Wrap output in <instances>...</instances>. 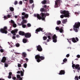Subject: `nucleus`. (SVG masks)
I'll return each instance as SVG.
<instances>
[{"label":"nucleus","instance_id":"obj_1","mask_svg":"<svg viewBox=\"0 0 80 80\" xmlns=\"http://www.w3.org/2000/svg\"><path fill=\"white\" fill-rule=\"evenodd\" d=\"M60 13L61 14H63V15H61L60 16V18H63L64 17H68L69 16L70 13L68 12V11L64 10V11H60Z\"/></svg>","mask_w":80,"mask_h":80},{"label":"nucleus","instance_id":"obj_2","mask_svg":"<svg viewBox=\"0 0 80 80\" xmlns=\"http://www.w3.org/2000/svg\"><path fill=\"white\" fill-rule=\"evenodd\" d=\"M41 15L42 17L40 16V15L38 14L37 15V18L39 20H41V19H42V20H45V18L46 17V15L47 16H49V13H46V14H45V13L42 12Z\"/></svg>","mask_w":80,"mask_h":80},{"label":"nucleus","instance_id":"obj_3","mask_svg":"<svg viewBox=\"0 0 80 80\" xmlns=\"http://www.w3.org/2000/svg\"><path fill=\"white\" fill-rule=\"evenodd\" d=\"M35 58L37 60V62L39 63L40 62H42V60L45 59V57L42 56H40L39 55H37L35 56Z\"/></svg>","mask_w":80,"mask_h":80},{"label":"nucleus","instance_id":"obj_4","mask_svg":"<svg viewBox=\"0 0 80 80\" xmlns=\"http://www.w3.org/2000/svg\"><path fill=\"white\" fill-rule=\"evenodd\" d=\"M80 27V22H76L75 23L74 28L73 30L76 32H78V29L77 28H78L79 27Z\"/></svg>","mask_w":80,"mask_h":80},{"label":"nucleus","instance_id":"obj_5","mask_svg":"<svg viewBox=\"0 0 80 80\" xmlns=\"http://www.w3.org/2000/svg\"><path fill=\"white\" fill-rule=\"evenodd\" d=\"M7 30V27L5 26L3 28H1L0 29V32L1 33H5V34H7L8 32Z\"/></svg>","mask_w":80,"mask_h":80},{"label":"nucleus","instance_id":"obj_6","mask_svg":"<svg viewBox=\"0 0 80 80\" xmlns=\"http://www.w3.org/2000/svg\"><path fill=\"white\" fill-rule=\"evenodd\" d=\"M55 5L56 7H58L60 5V0H56L55 1Z\"/></svg>","mask_w":80,"mask_h":80},{"label":"nucleus","instance_id":"obj_7","mask_svg":"<svg viewBox=\"0 0 80 80\" xmlns=\"http://www.w3.org/2000/svg\"><path fill=\"white\" fill-rule=\"evenodd\" d=\"M18 29H15L14 30H12L11 31V33L12 34H13V35L14 36H15L16 35V33H17V32H18Z\"/></svg>","mask_w":80,"mask_h":80},{"label":"nucleus","instance_id":"obj_8","mask_svg":"<svg viewBox=\"0 0 80 80\" xmlns=\"http://www.w3.org/2000/svg\"><path fill=\"white\" fill-rule=\"evenodd\" d=\"M57 36H56V35L55 34L52 37L53 42H54V43H56V42H57Z\"/></svg>","mask_w":80,"mask_h":80},{"label":"nucleus","instance_id":"obj_9","mask_svg":"<svg viewBox=\"0 0 80 80\" xmlns=\"http://www.w3.org/2000/svg\"><path fill=\"white\" fill-rule=\"evenodd\" d=\"M36 48H37V50H38L39 52H42V50H43V49L41 47V46L40 45H38V46L36 47Z\"/></svg>","mask_w":80,"mask_h":80},{"label":"nucleus","instance_id":"obj_10","mask_svg":"<svg viewBox=\"0 0 80 80\" xmlns=\"http://www.w3.org/2000/svg\"><path fill=\"white\" fill-rule=\"evenodd\" d=\"M24 36L25 38H30L31 37V33L28 32L25 33Z\"/></svg>","mask_w":80,"mask_h":80},{"label":"nucleus","instance_id":"obj_11","mask_svg":"<svg viewBox=\"0 0 80 80\" xmlns=\"http://www.w3.org/2000/svg\"><path fill=\"white\" fill-rule=\"evenodd\" d=\"M42 30H43V29L41 28H39L36 30L35 33H37L38 34V32H40V31L42 32Z\"/></svg>","mask_w":80,"mask_h":80},{"label":"nucleus","instance_id":"obj_12","mask_svg":"<svg viewBox=\"0 0 80 80\" xmlns=\"http://www.w3.org/2000/svg\"><path fill=\"white\" fill-rule=\"evenodd\" d=\"M75 68L77 69V71H78V72H79V71L80 70V65L78 64H76L75 65Z\"/></svg>","mask_w":80,"mask_h":80},{"label":"nucleus","instance_id":"obj_13","mask_svg":"<svg viewBox=\"0 0 80 80\" xmlns=\"http://www.w3.org/2000/svg\"><path fill=\"white\" fill-rule=\"evenodd\" d=\"M22 20H24L25 18H28V14H26V15H25L24 16H22Z\"/></svg>","mask_w":80,"mask_h":80},{"label":"nucleus","instance_id":"obj_14","mask_svg":"<svg viewBox=\"0 0 80 80\" xmlns=\"http://www.w3.org/2000/svg\"><path fill=\"white\" fill-rule=\"evenodd\" d=\"M65 73V71L64 70H61L60 71L59 73H58L59 75H64Z\"/></svg>","mask_w":80,"mask_h":80},{"label":"nucleus","instance_id":"obj_15","mask_svg":"<svg viewBox=\"0 0 80 80\" xmlns=\"http://www.w3.org/2000/svg\"><path fill=\"white\" fill-rule=\"evenodd\" d=\"M6 60H7V58L5 57H4L2 58L1 62L2 63H5L6 62Z\"/></svg>","mask_w":80,"mask_h":80},{"label":"nucleus","instance_id":"obj_16","mask_svg":"<svg viewBox=\"0 0 80 80\" xmlns=\"http://www.w3.org/2000/svg\"><path fill=\"white\" fill-rule=\"evenodd\" d=\"M19 34L20 35H22V36H23L24 35L25 36V32H24L20 31L19 32Z\"/></svg>","mask_w":80,"mask_h":80},{"label":"nucleus","instance_id":"obj_17","mask_svg":"<svg viewBox=\"0 0 80 80\" xmlns=\"http://www.w3.org/2000/svg\"><path fill=\"white\" fill-rule=\"evenodd\" d=\"M22 57H23V58H25L26 57H27V54L26 52H24L22 53Z\"/></svg>","mask_w":80,"mask_h":80},{"label":"nucleus","instance_id":"obj_18","mask_svg":"<svg viewBox=\"0 0 80 80\" xmlns=\"http://www.w3.org/2000/svg\"><path fill=\"white\" fill-rule=\"evenodd\" d=\"M71 40H72V42L73 43H76L77 42V41L75 40V38H72Z\"/></svg>","mask_w":80,"mask_h":80},{"label":"nucleus","instance_id":"obj_19","mask_svg":"<svg viewBox=\"0 0 80 80\" xmlns=\"http://www.w3.org/2000/svg\"><path fill=\"white\" fill-rule=\"evenodd\" d=\"M40 11L41 12H45V9L43 8H41L40 9Z\"/></svg>","mask_w":80,"mask_h":80},{"label":"nucleus","instance_id":"obj_20","mask_svg":"<svg viewBox=\"0 0 80 80\" xmlns=\"http://www.w3.org/2000/svg\"><path fill=\"white\" fill-rule=\"evenodd\" d=\"M67 22V19H64L62 21V22L64 24H65V23H66V22Z\"/></svg>","mask_w":80,"mask_h":80},{"label":"nucleus","instance_id":"obj_21","mask_svg":"<svg viewBox=\"0 0 80 80\" xmlns=\"http://www.w3.org/2000/svg\"><path fill=\"white\" fill-rule=\"evenodd\" d=\"M8 62H6L5 63H4V66L5 67H8Z\"/></svg>","mask_w":80,"mask_h":80},{"label":"nucleus","instance_id":"obj_22","mask_svg":"<svg viewBox=\"0 0 80 80\" xmlns=\"http://www.w3.org/2000/svg\"><path fill=\"white\" fill-rule=\"evenodd\" d=\"M9 9L11 12H13L14 11V8L12 7H10L9 8Z\"/></svg>","mask_w":80,"mask_h":80},{"label":"nucleus","instance_id":"obj_23","mask_svg":"<svg viewBox=\"0 0 80 80\" xmlns=\"http://www.w3.org/2000/svg\"><path fill=\"white\" fill-rule=\"evenodd\" d=\"M46 3H47V1L46 0H44L41 2L42 4H46Z\"/></svg>","mask_w":80,"mask_h":80},{"label":"nucleus","instance_id":"obj_24","mask_svg":"<svg viewBox=\"0 0 80 80\" xmlns=\"http://www.w3.org/2000/svg\"><path fill=\"white\" fill-rule=\"evenodd\" d=\"M21 23H23V24H24V23H27V20H26L23 19V20H22V22Z\"/></svg>","mask_w":80,"mask_h":80},{"label":"nucleus","instance_id":"obj_25","mask_svg":"<svg viewBox=\"0 0 80 80\" xmlns=\"http://www.w3.org/2000/svg\"><path fill=\"white\" fill-rule=\"evenodd\" d=\"M24 75V72H23L22 71H21V76L23 77Z\"/></svg>","mask_w":80,"mask_h":80},{"label":"nucleus","instance_id":"obj_26","mask_svg":"<svg viewBox=\"0 0 80 80\" xmlns=\"http://www.w3.org/2000/svg\"><path fill=\"white\" fill-rule=\"evenodd\" d=\"M22 42L24 43H25L26 42H27V40L26 39H23L22 40Z\"/></svg>","mask_w":80,"mask_h":80},{"label":"nucleus","instance_id":"obj_27","mask_svg":"<svg viewBox=\"0 0 80 80\" xmlns=\"http://www.w3.org/2000/svg\"><path fill=\"white\" fill-rule=\"evenodd\" d=\"M21 24L23 28H25L26 27V25L25 24H24L23 23H21Z\"/></svg>","mask_w":80,"mask_h":80},{"label":"nucleus","instance_id":"obj_28","mask_svg":"<svg viewBox=\"0 0 80 80\" xmlns=\"http://www.w3.org/2000/svg\"><path fill=\"white\" fill-rule=\"evenodd\" d=\"M59 31L60 33H63V29H62V28H60L59 29Z\"/></svg>","mask_w":80,"mask_h":80},{"label":"nucleus","instance_id":"obj_29","mask_svg":"<svg viewBox=\"0 0 80 80\" xmlns=\"http://www.w3.org/2000/svg\"><path fill=\"white\" fill-rule=\"evenodd\" d=\"M57 25H60L61 24V21H58L57 22Z\"/></svg>","mask_w":80,"mask_h":80},{"label":"nucleus","instance_id":"obj_30","mask_svg":"<svg viewBox=\"0 0 80 80\" xmlns=\"http://www.w3.org/2000/svg\"><path fill=\"white\" fill-rule=\"evenodd\" d=\"M43 40H46L47 39V37L46 36H44L43 37Z\"/></svg>","mask_w":80,"mask_h":80},{"label":"nucleus","instance_id":"obj_31","mask_svg":"<svg viewBox=\"0 0 80 80\" xmlns=\"http://www.w3.org/2000/svg\"><path fill=\"white\" fill-rule=\"evenodd\" d=\"M63 62H67V59L65 58L63 60Z\"/></svg>","mask_w":80,"mask_h":80},{"label":"nucleus","instance_id":"obj_32","mask_svg":"<svg viewBox=\"0 0 80 80\" xmlns=\"http://www.w3.org/2000/svg\"><path fill=\"white\" fill-rule=\"evenodd\" d=\"M11 17H12V15H10V14H8L7 15V17L9 18H10Z\"/></svg>","mask_w":80,"mask_h":80},{"label":"nucleus","instance_id":"obj_33","mask_svg":"<svg viewBox=\"0 0 80 80\" xmlns=\"http://www.w3.org/2000/svg\"><path fill=\"white\" fill-rule=\"evenodd\" d=\"M17 77L18 79H19L20 78V75H17Z\"/></svg>","mask_w":80,"mask_h":80},{"label":"nucleus","instance_id":"obj_34","mask_svg":"<svg viewBox=\"0 0 80 80\" xmlns=\"http://www.w3.org/2000/svg\"><path fill=\"white\" fill-rule=\"evenodd\" d=\"M56 30L57 31H58L60 30V28L59 27H57L56 28Z\"/></svg>","mask_w":80,"mask_h":80},{"label":"nucleus","instance_id":"obj_35","mask_svg":"<svg viewBox=\"0 0 80 80\" xmlns=\"http://www.w3.org/2000/svg\"><path fill=\"white\" fill-rule=\"evenodd\" d=\"M27 64L26 63H25L24 64V68H27Z\"/></svg>","mask_w":80,"mask_h":80},{"label":"nucleus","instance_id":"obj_36","mask_svg":"<svg viewBox=\"0 0 80 80\" xmlns=\"http://www.w3.org/2000/svg\"><path fill=\"white\" fill-rule=\"evenodd\" d=\"M16 46L17 47H20V44L18 43H17L16 44Z\"/></svg>","mask_w":80,"mask_h":80},{"label":"nucleus","instance_id":"obj_37","mask_svg":"<svg viewBox=\"0 0 80 80\" xmlns=\"http://www.w3.org/2000/svg\"><path fill=\"white\" fill-rule=\"evenodd\" d=\"M33 2V0H29V3L31 4H32V3Z\"/></svg>","mask_w":80,"mask_h":80},{"label":"nucleus","instance_id":"obj_38","mask_svg":"<svg viewBox=\"0 0 80 80\" xmlns=\"http://www.w3.org/2000/svg\"><path fill=\"white\" fill-rule=\"evenodd\" d=\"M16 78H17L16 77H12V80H16Z\"/></svg>","mask_w":80,"mask_h":80},{"label":"nucleus","instance_id":"obj_39","mask_svg":"<svg viewBox=\"0 0 80 80\" xmlns=\"http://www.w3.org/2000/svg\"><path fill=\"white\" fill-rule=\"evenodd\" d=\"M27 26L28 27H31V24L28 23L27 24Z\"/></svg>","mask_w":80,"mask_h":80},{"label":"nucleus","instance_id":"obj_40","mask_svg":"<svg viewBox=\"0 0 80 80\" xmlns=\"http://www.w3.org/2000/svg\"><path fill=\"white\" fill-rule=\"evenodd\" d=\"M13 27H14V28H15L17 27V25L16 24H15V23H14L13 24Z\"/></svg>","mask_w":80,"mask_h":80},{"label":"nucleus","instance_id":"obj_41","mask_svg":"<svg viewBox=\"0 0 80 80\" xmlns=\"http://www.w3.org/2000/svg\"><path fill=\"white\" fill-rule=\"evenodd\" d=\"M11 23H13V24L15 23V22H14V21H13V20H11Z\"/></svg>","mask_w":80,"mask_h":80},{"label":"nucleus","instance_id":"obj_42","mask_svg":"<svg viewBox=\"0 0 80 80\" xmlns=\"http://www.w3.org/2000/svg\"><path fill=\"white\" fill-rule=\"evenodd\" d=\"M14 5H15L18 4V2L17 1H16L14 2Z\"/></svg>","mask_w":80,"mask_h":80},{"label":"nucleus","instance_id":"obj_43","mask_svg":"<svg viewBox=\"0 0 80 80\" xmlns=\"http://www.w3.org/2000/svg\"><path fill=\"white\" fill-rule=\"evenodd\" d=\"M26 14H25V12H23L22 13V15H23L24 16H25V15Z\"/></svg>","mask_w":80,"mask_h":80},{"label":"nucleus","instance_id":"obj_44","mask_svg":"<svg viewBox=\"0 0 80 80\" xmlns=\"http://www.w3.org/2000/svg\"><path fill=\"white\" fill-rule=\"evenodd\" d=\"M4 50L3 49H0V52H1V53H3V52H4Z\"/></svg>","mask_w":80,"mask_h":80},{"label":"nucleus","instance_id":"obj_45","mask_svg":"<svg viewBox=\"0 0 80 80\" xmlns=\"http://www.w3.org/2000/svg\"><path fill=\"white\" fill-rule=\"evenodd\" d=\"M18 67H21V64H20V63H18Z\"/></svg>","mask_w":80,"mask_h":80},{"label":"nucleus","instance_id":"obj_46","mask_svg":"<svg viewBox=\"0 0 80 80\" xmlns=\"http://www.w3.org/2000/svg\"><path fill=\"white\" fill-rule=\"evenodd\" d=\"M76 39V40L77 41V42H78V40H79L78 39V38L77 37H76L75 38Z\"/></svg>","mask_w":80,"mask_h":80},{"label":"nucleus","instance_id":"obj_47","mask_svg":"<svg viewBox=\"0 0 80 80\" xmlns=\"http://www.w3.org/2000/svg\"><path fill=\"white\" fill-rule=\"evenodd\" d=\"M72 68H75V64H72Z\"/></svg>","mask_w":80,"mask_h":80},{"label":"nucleus","instance_id":"obj_48","mask_svg":"<svg viewBox=\"0 0 80 80\" xmlns=\"http://www.w3.org/2000/svg\"><path fill=\"white\" fill-rule=\"evenodd\" d=\"M8 78H9L10 79L12 78V76H11L9 75L8 76Z\"/></svg>","mask_w":80,"mask_h":80},{"label":"nucleus","instance_id":"obj_49","mask_svg":"<svg viewBox=\"0 0 80 80\" xmlns=\"http://www.w3.org/2000/svg\"><path fill=\"white\" fill-rule=\"evenodd\" d=\"M48 37L49 39V40H50L51 39V37H50V36H48Z\"/></svg>","mask_w":80,"mask_h":80},{"label":"nucleus","instance_id":"obj_50","mask_svg":"<svg viewBox=\"0 0 80 80\" xmlns=\"http://www.w3.org/2000/svg\"><path fill=\"white\" fill-rule=\"evenodd\" d=\"M66 57L68 58V57H70V54H67L66 56Z\"/></svg>","mask_w":80,"mask_h":80},{"label":"nucleus","instance_id":"obj_51","mask_svg":"<svg viewBox=\"0 0 80 80\" xmlns=\"http://www.w3.org/2000/svg\"><path fill=\"white\" fill-rule=\"evenodd\" d=\"M19 3L20 4V5H22L23 2H22V1H20L19 2Z\"/></svg>","mask_w":80,"mask_h":80},{"label":"nucleus","instance_id":"obj_52","mask_svg":"<svg viewBox=\"0 0 80 80\" xmlns=\"http://www.w3.org/2000/svg\"><path fill=\"white\" fill-rule=\"evenodd\" d=\"M9 75H12V72H9Z\"/></svg>","mask_w":80,"mask_h":80},{"label":"nucleus","instance_id":"obj_53","mask_svg":"<svg viewBox=\"0 0 80 80\" xmlns=\"http://www.w3.org/2000/svg\"><path fill=\"white\" fill-rule=\"evenodd\" d=\"M7 16H4V18L5 19H6V20H7Z\"/></svg>","mask_w":80,"mask_h":80},{"label":"nucleus","instance_id":"obj_54","mask_svg":"<svg viewBox=\"0 0 80 80\" xmlns=\"http://www.w3.org/2000/svg\"><path fill=\"white\" fill-rule=\"evenodd\" d=\"M22 78H22L21 77H20V78L19 79V80H23Z\"/></svg>","mask_w":80,"mask_h":80},{"label":"nucleus","instance_id":"obj_55","mask_svg":"<svg viewBox=\"0 0 80 80\" xmlns=\"http://www.w3.org/2000/svg\"><path fill=\"white\" fill-rule=\"evenodd\" d=\"M17 73H21V71H18Z\"/></svg>","mask_w":80,"mask_h":80},{"label":"nucleus","instance_id":"obj_56","mask_svg":"<svg viewBox=\"0 0 80 80\" xmlns=\"http://www.w3.org/2000/svg\"><path fill=\"white\" fill-rule=\"evenodd\" d=\"M77 57L78 58H80V55H78L77 56Z\"/></svg>","mask_w":80,"mask_h":80},{"label":"nucleus","instance_id":"obj_57","mask_svg":"<svg viewBox=\"0 0 80 80\" xmlns=\"http://www.w3.org/2000/svg\"><path fill=\"white\" fill-rule=\"evenodd\" d=\"M12 38L13 39H15V38H16V37L15 36H13Z\"/></svg>","mask_w":80,"mask_h":80},{"label":"nucleus","instance_id":"obj_58","mask_svg":"<svg viewBox=\"0 0 80 80\" xmlns=\"http://www.w3.org/2000/svg\"><path fill=\"white\" fill-rule=\"evenodd\" d=\"M68 42L69 43H71V40H68Z\"/></svg>","mask_w":80,"mask_h":80},{"label":"nucleus","instance_id":"obj_59","mask_svg":"<svg viewBox=\"0 0 80 80\" xmlns=\"http://www.w3.org/2000/svg\"><path fill=\"white\" fill-rule=\"evenodd\" d=\"M37 15H38V14H37V15L36 14H34V17H37Z\"/></svg>","mask_w":80,"mask_h":80},{"label":"nucleus","instance_id":"obj_60","mask_svg":"<svg viewBox=\"0 0 80 80\" xmlns=\"http://www.w3.org/2000/svg\"><path fill=\"white\" fill-rule=\"evenodd\" d=\"M48 35H52V33H48Z\"/></svg>","mask_w":80,"mask_h":80},{"label":"nucleus","instance_id":"obj_61","mask_svg":"<svg viewBox=\"0 0 80 80\" xmlns=\"http://www.w3.org/2000/svg\"><path fill=\"white\" fill-rule=\"evenodd\" d=\"M75 14L76 15H77V14L78 15V12H75Z\"/></svg>","mask_w":80,"mask_h":80},{"label":"nucleus","instance_id":"obj_62","mask_svg":"<svg viewBox=\"0 0 80 80\" xmlns=\"http://www.w3.org/2000/svg\"><path fill=\"white\" fill-rule=\"evenodd\" d=\"M16 37L17 38H18V37H19V35H16Z\"/></svg>","mask_w":80,"mask_h":80},{"label":"nucleus","instance_id":"obj_63","mask_svg":"<svg viewBox=\"0 0 80 80\" xmlns=\"http://www.w3.org/2000/svg\"><path fill=\"white\" fill-rule=\"evenodd\" d=\"M44 8H47V5H44Z\"/></svg>","mask_w":80,"mask_h":80},{"label":"nucleus","instance_id":"obj_64","mask_svg":"<svg viewBox=\"0 0 80 80\" xmlns=\"http://www.w3.org/2000/svg\"><path fill=\"white\" fill-rule=\"evenodd\" d=\"M26 61H28V58H26Z\"/></svg>","mask_w":80,"mask_h":80}]
</instances>
